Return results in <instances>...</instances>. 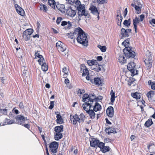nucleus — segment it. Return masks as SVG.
Here are the masks:
<instances>
[{
	"label": "nucleus",
	"mask_w": 155,
	"mask_h": 155,
	"mask_svg": "<svg viewBox=\"0 0 155 155\" xmlns=\"http://www.w3.org/2000/svg\"><path fill=\"white\" fill-rule=\"evenodd\" d=\"M58 143L56 141L51 142L49 146L51 151V153L53 155H56L57 150L58 148Z\"/></svg>",
	"instance_id": "7"
},
{
	"label": "nucleus",
	"mask_w": 155,
	"mask_h": 155,
	"mask_svg": "<svg viewBox=\"0 0 155 155\" xmlns=\"http://www.w3.org/2000/svg\"><path fill=\"white\" fill-rule=\"evenodd\" d=\"M40 56L42 55H40L39 53L38 52H36L35 54V58L38 57L39 58L40 57Z\"/></svg>",
	"instance_id": "56"
},
{
	"label": "nucleus",
	"mask_w": 155,
	"mask_h": 155,
	"mask_svg": "<svg viewBox=\"0 0 155 155\" xmlns=\"http://www.w3.org/2000/svg\"><path fill=\"white\" fill-rule=\"evenodd\" d=\"M75 3L78 6H79L82 4H81V2L77 0L76 2Z\"/></svg>",
	"instance_id": "63"
},
{
	"label": "nucleus",
	"mask_w": 155,
	"mask_h": 155,
	"mask_svg": "<svg viewBox=\"0 0 155 155\" xmlns=\"http://www.w3.org/2000/svg\"><path fill=\"white\" fill-rule=\"evenodd\" d=\"M24 126L25 128H27L28 129H29L30 128V125L28 124H24V125H23Z\"/></svg>",
	"instance_id": "55"
},
{
	"label": "nucleus",
	"mask_w": 155,
	"mask_h": 155,
	"mask_svg": "<svg viewBox=\"0 0 155 155\" xmlns=\"http://www.w3.org/2000/svg\"><path fill=\"white\" fill-rule=\"evenodd\" d=\"M78 94L81 95L85 92V91L83 89H78L77 91Z\"/></svg>",
	"instance_id": "45"
},
{
	"label": "nucleus",
	"mask_w": 155,
	"mask_h": 155,
	"mask_svg": "<svg viewBox=\"0 0 155 155\" xmlns=\"http://www.w3.org/2000/svg\"><path fill=\"white\" fill-rule=\"evenodd\" d=\"M130 19L129 18L128 20H125L123 24L127 27H128L130 24Z\"/></svg>",
	"instance_id": "36"
},
{
	"label": "nucleus",
	"mask_w": 155,
	"mask_h": 155,
	"mask_svg": "<svg viewBox=\"0 0 155 155\" xmlns=\"http://www.w3.org/2000/svg\"><path fill=\"white\" fill-rule=\"evenodd\" d=\"M98 147H100L101 149H101L103 148V147H104V144L102 142H100L98 143V145H97Z\"/></svg>",
	"instance_id": "46"
},
{
	"label": "nucleus",
	"mask_w": 155,
	"mask_h": 155,
	"mask_svg": "<svg viewBox=\"0 0 155 155\" xmlns=\"http://www.w3.org/2000/svg\"><path fill=\"white\" fill-rule=\"evenodd\" d=\"M77 34H74V32L73 33H70L69 34V35H70V36H69V37L71 38H74V35Z\"/></svg>",
	"instance_id": "59"
},
{
	"label": "nucleus",
	"mask_w": 155,
	"mask_h": 155,
	"mask_svg": "<svg viewBox=\"0 0 155 155\" xmlns=\"http://www.w3.org/2000/svg\"><path fill=\"white\" fill-rule=\"evenodd\" d=\"M151 87L152 89H155V82H152V84H151Z\"/></svg>",
	"instance_id": "54"
},
{
	"label": "nucleus",
	"mask_w": 155,
	"mask_h": 155,
	"mask_svg": "<svg viewBox=\"0 0 155 155\" xmlns=\"http://www.w3.org/2000/svg\"><path fill=\"white\" fill-rule=\"evenodd\" d=\"M23 37L24 38L26 41L29 40L30 39V36L28 35L23 34Z\"/></svg>",
	"instance_id": "44"
},
{
	"label": "nucleus",
	"mask_w": 155,
	"mask_h": 155,
	"mask_svg": "<svg viewBox=\"0 0 155 155\" xmlns=\"http://www.w3.org/2000/svg\"><path fill=\"white\" fill-rule=\"evenodd\" d=\"M68 22L65 21H63L61 22V25L64 26L68 25Z\"/></svg>",
	"instance_id": "50"
},
{
	"label": "nucleus",
	"mask_w": 155,
	"mask_h": 155,
	"mask_svg": "<svg viewBox=\"0 0 155 155\" xmlns=\"http://www.w3.org/2000/svg\"><path fill=\"white\" fill-rule=\"evenodd\" d=\"M134 4L138 6H142V4H141L142 2L141 0H134Z\"/></svg>",
	"instance_id": "40"
},
{
	"label": "nucleus",
	"mask_w": 155,
	"mask_h": 155,
	"mask_svg": "<svg viewBox=\"0 0 155 155\" xmlns=\"http://www.w3.org/2000/svg\"><path fill=\"white\" fill-rule=\"evenodd\" d=\"M56 8L62 13H64L65 12L66 9L64 4H60L58 2H57Z\"/></svg>",
	"instance_id": "11"
},
{
	"label": "nucleus",
	"mask_w": 155,
	"mask_h": 155,
	"mask_svg": "<svg viewBox=\"0 0 155 155\" xmlns=\"http://www.w3.org/2000/svg\"><path fill=\"white\" fill-rule=\"evenodd\" d=\"M80 72L82 73V76L88 75L89 74V71L84 64H82L81 66Z\"/></svg>",
	"instance_id": "9"
},
{
	"label": "nucleus",
	"mask_w": 155,
	"mask_h": 155,
	"mask_svg": "<svg viewBox=\"0 0 155 155\" xmlns=\"http://www.w3.org/2000/svg\"><path fill=\"white\" fill-rule=\"evenodd\" d=\"M16 120V123L17 124L21 125H23L27 121L29 123V120L27 119L26 117H25L22 115H18L15 117Z\"/></svg>",
	"instance_id": "5"
},
{
	"label": "nucleus",
	"mask_w": 155,
	"mask_h": 155,
	"mask_svg": "<svg viewBox=\"0 0 155 155\" xmlns=\"http://www.w3.org/2000/svg\"><path fill=\"white\" fill-rule=\"evenodd\" d=\"M131 6L135 8V10L137 11V14H138L140 13V9L142 6L135 5L133 3L131 4Z\"/></svg>",
	"instance_id": "25"
},
{
	"label": "nucleus",
	"mask_w": 155,
	"mask_h": 155,
	"mask_svg": "<svg viewBox=\"0 0 155 155\" xmlns=\"http://www.w3.org/2000/svg\"><path fill=\"white\" fill-rule=\"evenodd\" d=\"M118 19V21L117 22V24L118 25L120 26V27H121V22L123 19L122 16H120V18L119 19Z\"/></svg>",
	"instance_id": "43"
},
{
	"label": "nucleus",
	"mask_w": 155,
	"mask_h": 155,
	"mask_svg": "<svg viewBox=\"0 0 155 155\" xmlns=\"http://www.w3.org/2000/svg\"><path fill=\"white\" fill-rule=\"evenodd\" d=\"M39 58V59L38 60V61L40 64L45 63V61L42 55L40 56V57Z\"/></svg>",
	"instance_id": "38"
},
{
	"label": "nucleus",
	"mask_w": 155,
	"mask_h": 155,
	"mask_svg": "<svg viewBox=\"0 0 155 155\" xmlns=\"http://www.w3.org/2000/svg\"><path fill=\"white\" fill-rule=\"evenodd\" d=\"M131 31V29L130 28H128L125 29L123 28L121 29L120 34L122 35L123 37H128L129 36L128 33Z\"/></svg>",
	"instance_id": "10"
},
{
	"label": "nucleus",
	"mask_w": 155,
	"mask_h": 155,
	"mask_svg": "<svg viewBox=\"0 0 155 155\" xmlns=\"http://www.w3.org/2000/svg\"><path fill=\"white\" fill-rule=\"evenodd\" d=\"M15 6L17 13L20 15L23 16L25 15L24 10L17 4H15Z\"/></svg>",
	"instance_id": "14"
},
{
	"label": "nucleus",
	"mask_w": 155,
	"mask_h": 155,
	"mask_svg": "<svg viewBox=\"0 0 155 155\" xmlns=\"http://www.w3.org/2000/svg\"><path fill=\"white\" fill-rule=\"evenodd\" d=\"M102 57L101 56H98L97 57V60L99 61H101L102 60Z\"/></svg>",
	"instance_id": "64"
},
{
	"label": "nucleus",
	"mask_w": 155,
	"mask_h": 155,
	"mask_svg": "<svg viewBox=\"0 0 155 155\" xmlns=\"http://www.w3.org/2000/svg\"><path fill=\"white\" fill-rule=\"evenodd\" d=\"M135 64L133 62L130 63L127 66V68L130 71L132 76H134L137 74V71L135 68Z\"/></svg>",
	"instance_id": "8"
},
{
	"label": "nucleus",
	"mask_w": 155,
	"mask_h": 155,
	"mask_svg": "<svg viewBox=\"0 0 155 155\" xmlns=\"http://www.w3.org/2000/svg\"><path fill=\"white\" fill-rule=\"evenodd\" d=\"M87 63L89 66L93 65L95 63V61L94 60H89L87 61Z\"/></svg>",
	"instance_id": "41"
},
{
	"label": "nucleus",
	"mask_w": 155,
	"mask_h": 155,
	"mask_svg": "<svg viewBox=\"0 0 155 155\" xmlns=\"http://www.w3.org/2000/svg\"><path fill=\"white\" fill-rule=\"evenodd\" d=\"M127 8H126L125 9V10L124 11V17H125L126 15H127Z\"/></svg>",
	"instance_id": "61"
},
{
	"label": "nucleus",
	"mask_w": 155,
	"mask_h": 155,
	"mask_svg": "<svg viewBox=\"0 0 155 155\" xmlns=\"http://www.w3.org/2000/svg\"><path fill=\"white\" fill-rule=\"evenodd\" d=\"M48 3L51 7L54 9H55L56 5V3H55L54 0H48Z\"/></svg>",
	"instance_id": "24"
},
{
	"label": "nucleus",
	"mask_w": 155,
	"mask_h": 155,
	"mask_svg": "<svg viewBox=\"0 0 155 155\" xmlns=\"http://www.w3.org/2000/svg\"><path fill=\"white\" fill-rule=\"evenodd\" d=\"M94 84L96 85H99L101 84V81L98 78H95L94 81Z\"/></svg>",
	"instance_id": "30"
},
{
	"label": "nucleus",
	"mask_w": 155,
	"mask_h": 155,
	"mask_svg": "<svg viewBox=\"0 0 155 155\" xmlns=\"http://www.w3.org/2000/svg\"><path fill=\"white\" fill-rule=\"evenodd\" d=\"M147 96L148 98H151L153 96L150 93H149V92L147 93Z\"/></svg>",
	"instance_id": "60"
},
{
	"label": "nucleus",
	"mask_w": 155,
	"mask_h": 155,
	"mask_svg": "<svg viewBox=\"0 0 155 155\" xmlns=\"http://www.w3.org/2000/svg\"><path fill=\"white\" fill-rule=\"evenodd\" d=\"M67 46L64 45H62V46L59 47L58 50L60 52H63V55H65L68 53V50H66Z\"/></svg>",
	"instance_id": "16"
},
{
	"label": "nucleus",
	"mask_w": 155,
	"mask_h": 155,
	"mask_svg": "<svg viewBox=\"0 0 155 155\" xmlns=\"http://www.w3.org/2000/svg\"><path fill=\"white\" fill-rule=\"evenodd\" d=\"M139 22V18L137 17H136L135 19L133 20V24L135 29V31L136 32H137V25Z\"/></svg>",
	"instance_id": "21"
},
{
	"label": "nucleus",
	"mask_w": 155,
	"mask_h": 155,
	"mask_svg": "<svg viewBox=\"0 0 155 155\" xmlns=\"http://www.w3.org/2000/svg\"><path fill=\"white\" fill-rule=\"evenodd\" d=\"M107 0H98V1L100 2L102 4H104L105 3H107Z\"/></svg>",
	"instance_id": "62"
},
{
	"label": "nucleus",
	"mask_w": 155,
	"mask_h": 155,
	"mask_svg": "<svg viewBox=\"0 0 155 155\" xmlns=\"http://www.w3.org/2000/svg\"><path fill=\"white\" fill-rule=\"evenodd\" d=\"M62 45H64L61 41H59L56 43V45L58 49L59 47H61L62 46Z\"/></svg>",
	"instance_id": "42"
},
{
	"label": "nucleus",
	"mask_w": 155,
	"mask_h": 155,
	"mask_svg": "<svg viewBox=\"0 0 155 155\" xmlns=\"http://www.w3.org/2000/svg\"><path fill=\"white\" fill-rule=\"evenodd\" d=\"M131 95L134 98L137 99H139L140 97V94L137 92L132 93Z\"/></svg>",
	"instance_id": "34"
},
{
	"label": "nucleus",
	"mask_w": 155,
	"mask_h": 155,
	"mask_svg": "<svg viewBox=\"0 0 155 155\" xmlns=\"http://www.w3.org/2000/svg\"><path fill=\"white\" fill-rule=\"evenodd\" d=\"M117 59L118 61L121 64H124L126 62V60L125 59V57L122 55H120Z\"/></svg>",
	"instance_id": "22"
},
{
	"label": "nucleus",
	"mask_w": 155,
	"mask_h": 155,
	"mask_svg": "<svg viewBox=\"0 0 155 155\" xmlns=\"http://www.w3.org/2000/svg\"><path fill=\"white\" fill-rule=\"evenodd\" d=\"M7 109H0V114H6L7 112Z\"/></svg>",
	"instance_id": "47"
},
{
	"label": "nucleus",
	"mask_w": 155,
	"mask_h": 155,
	"mask_svg": "<svg viewBox=\"0 0 155 155\" xmlns=\"http://www.w3.org/2000/svg\"><path fill=\"white\" fill-rule=\"evenodd\" d=\"M41 66V68L43 71H46L48 70V66L45 63L40 64Z\"/></svg>",
	"instance_id": "32"
},
{
	"label": "nucleus",
	"mask_w": 155,
	"mask_h": 155,
	"mask_svg": "<svg viewBox=\"0 0 155 155\" xmlns=\"http://www.w3.org/2000/svg\"><path fill=\"white\" fill-rule=\"evenodd\" d=\"M99 142V140L97 139L94 138L92 139L90 141L91 146L92 147H95L97 145Z\"/></svg>",
	"instance_id": "19"
},
{
	"label": "nucleus",
	"mask_w": 155,
	"mask_h": 155,
	"mask_svg": "<svg viewBox=\"0 0 155 155\" xmlns=\"http://www.w3.org/2000/svg\"><path fill=\"white\" fill-rule=\"evenodd\" d=\"M107 114L110 117H112L114 116V108L112 106L109 107L106 110Z\"/></svg>",
	"instance_id": "17"
},
{
	"label": "nucleus",
	"mask_w": 155,
	"mask_h": 155,
	"mask_svg": "<svg viewBox=\"0 0 155 155\" xmlns=\"http://www.w3.org/2000/svg\"><path fill=\"white\" fill-rule=\"evenodd\" d=\"M66 13L68 16L72 17H74L76 14L75 11L73 10L71 8H69L67 9Z\"/></svg>",
	"instance_id": "13"
},
{
	"label": "nucleus",
	"mask_w": 155,
	"mask_h": 155,
	"mask_svg": "<svg viewBox=\"0 0 155 155\" xmlns=\"http://www.w3.org/2000/svg\"><path fill=\"white\" fill-rule=\"evenodd\" d=\"M148 69L152 67V58L151 56L149 57L148 58L146 59L144 61Z\"/></svg>",
	"instance_id": "15"
},
{
	"label": "nucleus",
	"mask_w": 155,
	"mask_h": 155,
	"mask_svg": "<svg viewBox=\"0 0 155 155\" xmlns=\"http://www.w3.org/2000/svg\"><path fill=\"white\" fill-rule=\"evenodd\" d=\"M54 101H51L50 102V105L49 106V108L50 109H52L54 107Z\"/></svg>",
	"instance_id": "49"
},
{
	"label": "nucleus",
	"mask_w": 155,
	"mask_h": 155,
	"mask_svg": "<svg viewBox=\"0 0 155 155\" xmlns=\"http://www.w3.org/2000/svg\"><path fill=\"white\" fill-rule=\"evenodd\" d=\"M106 131L108 133V134L110 133H116L117 132L115 129L112 127L106 128Z\"/></svg>",
	"instance_id": "29"
},
{
	"label": "nucleus",
	"mask_w": 155,
	"mask_h": 155,
	"mask_svg": "<svg viewBox=\"0 0 155 155\" xmlns=\"http://www.w3.org/2000/svg\"><path fill=\"white\" fill-rule=\"evenodd\" d=\"M110 95L111 96L110 101L111 102L113 103L115 100V93L113 90H112L110 91Z\"/></svg>",
	"instance_id": "33"
},
{
	"label": "nucleus",
	"mask_w": 155,
	"mask_h": 155,
	"mask_svg": "<svg viewBox=\"0 0 155 155\" xmlns=\"http://www.w3.org/2000/svg\"><path fill=\"white\" fill-rule=\"evenodd\" d=\"M77 6L79 16H87L88 14L87 12L85 10V6L84 4Z\"/></svg>",
	"instance_id": "6"
},
{
	"label": "nucleus",
	"mask_w": 155,
	"mask_h": 155,
	"mask_svg": "<svg viewBox=\"0 0 155 155\" xmlns=\"http://www.w3.org/2000/svg\"><path fill=\"white\" fill-rule=\"evenodd\" d=\"M153 122L152 120L151 119H149L147 121H146L145 124V126L147 127H150L152 124Z\"/></svg>",
	"instance_id": "31"
},
{
	"label": "nucleus",
	"mask_w": 155,
	"mask_h": 155,
	"mask_svg": "<svg viewBox=\"0 0 155 155\" xmlns=\"http://www.w3.org/2000/svg\"><path fill=\"white\" fill-rule=\"evenodd\" d=\"M110 149V148L109 146H104L101 149V150L102 152L104 153L109 151Z\"/></svg>",
	"instance_id": "35"
},
{
	"label": "nucleus",
	"mask_w": 155,
	"mask_h": 155,
	"mask_svg": "<svg viewBox=\"0 0 155 155\" xmlns=\"http://www.w3.org/2000/svg\"><path fill=\"white\" fill-rule=\"evenodd\" d=\"M40 8L41 10H43L45 12H46L48 10L46 6L45 5H40Z\"/></svg>",
	"instance_id": "39"
},
{
	"label": "nucleus",
	"mask_w": 155,
	"mask_h": 155,
	"mask_svg": "<svg viewBox=\"0 0 155 155\" xmlns=\"http://www.w3.org/2000/svg\"><path fill=\"white\" fill-rule=\"evenodd\" d=\"M96 99L94 100V102H95V104L94 106L93 105V107H92V108L94 107L93 110L95 111H97L99 110H100L101 109V106L100 104L96 102Z\"/></svg>",
	"instance_id": "18"
},
{
	"label": "nucleus",
	"mask_w": 155,
	"mask_h": 155,
	"mask_svg": "<svg viewBox=\"0 0 155 155\" xmlns=\"http://www.w3.org/2000/svg\"><path fill=\"white\" fill-rule=\"evenodd\" d=\"M89 10L92 14L97 16V18H99V13L96 6L93 5H91L89 8Z\"/></svg>",
	"instance_id": "12"
},
{
	"label": "nucleus",
	"mask_w": 155,
	"mask_h": 155,
	"mask_svg": "<svg viewBox=\"0 0 155 155\" xmlns=\"http://www.w3.org/2000/svg\"><path fill=\"white\" fill-rule=\"evenodd\" d=\"M97 47L102 52H105L106 51V48L105 46H102L99 45H98Z\"/></svg>",
	"instance_id": "37"
},
{
	"label": "nucleus",
	"mask_w": 155,
	"mask_h": 155,
	"mask_svg": "<svg viewBox=\"0 0 155 155\" xmlns=\"http://www.w3.org/2000/svg\"><path fill=\"white\" fill-rule=\"evenodd\" d=\"M150 23L152 25V24L155 25V19H153L150 21Z\"/></svg>",
	"instance_id": "58"
},
{
	"label": "nucleus",
	"mask_w": 155,
	"mask_h": 155,
	"mask_svg": "<svg viewBox=\"0 0 155 155\" xmlns=\"http://www.w3.org/2000/svg\"><path fill=\"white\" fill-rule=\"evenodd\" d=\"M140 21H142L144 19V15H141L140 16Z\"/></svg>",
	"instance_id": "57"
},
{
	"label": "nucleus",
	"mask_w": 155,
	"mask_h": 155,
	"mask_svg": "<svg viewBox=\"0 0 155 155\" xmlns=\"http://www.w3.org/2000/svg\"><path fill=\"white\" fill-rule=\"evenodd\" d=\"M70 119L71 123L74 125H75L78 122L79 123H83L86 119V117L83 113H81L79 115L76 114L72 115L71 114Z\"/></svg>",
	"instance_id": "4"
},
{
	"label": "nucleus",
	"mask_w": 155,
	"mask_h": 155,
	"mask_svg": "<svg viewBox=\"0 0 155 155\" xmlns=\"http://www.w3.org/2000/svg\"><path fill=\"white\" fill-rule=\"evenodd\" d=\"M102 67H99L98 68H95V71L97 72H99L101 71Z\"/></svg>",
	"instance_id": "52"
},
{
	"label": "nucleus",
	"mask_w": 155,
	"mask_h": 155,
	"mask_svg": "<svg viewBox=\"0 0 155 155\" xmlns=\"http://www.w3.org/2000/svg\"><path fill=\"white\" fill-rule=\"evenodd\" d=\"M66 1L71 5H73L74 3V0H66Z\"/></svg>",
	"instance_id": "53"
},
{
	"label": "nucleus",
	"mask_w": 155,
	"mask_h": 155,
	"mask_svg": "<svg viewBox=\"0 0 155 155\" xmlns=\"http://www.w3.org/2000/svg\"><path fill=\"white\" fill-rule=\"evenodd\" d=\"M130 41V38H128L122 42V45H124L125 47V48L123 49V51L127 58H133L135 56V52L132 50L131 47L128 46Z\"/></svg>",
	"instance_id": "3"
},
{
	"label": "nucleus",
	"mask_w": 155,
	"mask_h": 155,
	"mask_svg": "<svg viewBox=\"0 0 155 155\" xmlns=\"http://www.w3.org/2000/svg\"><path fill=\"white\" fill-rule=\"evenodd\" d=\"M56 117L57 119L56 121L57 123L61 124L63 123V120L62 118L61 115L59 114H57Z\"/></svg>",
	"instance_id": "23"
},
{
	"label": "nucleus",
	"mask_w": 155,
	"mask_h": 155,
	"mask_svg": "<svg viewBox=\"0 0 155 155\" xmlns=\"http://www.w3.org/2000/svg\"><path fill=\"white\" fill-rule=\"evenodd\" d=\"M94 110H93L92 109L89 110L87 112L89 115L91 119H94L95 117V113L94 112Z\"/></svg>",
	"instance_id": "26"
},
{
	"label": "nucleus",
	"mask_w": 155,
	"mask_h": 155,
	"mask_svg": "<svg viewBox=\"0 0 155 155\" xmlns=\"http://www.w3.org/2000/svg\"><path fill=\"white\" fill-rule=\"evenodd\" d=\"M62 19L61 17H58L56 21V22L57 23V24L58 25H59L61 22V20H62Z\"/></svg>",
	"instance_id": "48"
},
{
	"label": "nucleus",
	"mask_w": 155,
	"mask_h": 155,
	"mask_svg": "<svg viewBox=\"0 0 155 155\" xmlns=\"http://www.w3.org/2000/svg\"><path fill=\"white\" fill-rule=\"evenodd\" d=\"M41 137H42L43 140L44 141L45 145L47 144L46 141V140H45V137L44 135H43H43H41Z\"/></svg>",
	"instance_id": "51"
},
{
	"label": "nucleus",
	"mask_w": 155,
	"mask_h": 155,
	"mask_svg": "<svg viewBox=\"0 0 155 155\" xmlns=\"http://www.w3.org/2000/svg\"><path fill=\"white\" fill-rule=\"evenodd\" d=\"M63 126L61 125L56 126L54 128V131L56 133H61L63 131Z\"/></svg>",
	"instance_id": "20"
},
{
	"label": "nucleus",
	"mask_w": 155,
	"mask_h": 155,
	"mask_svg": "<svg viewBox=\"0 0 155 155\" xmlns=\"http://www.w3.org/2000/svg\"><path fill=\"white\" fill-rule=\"evenodd\" d=\"M74 34H77L78 35L77 40L79 43L83 45L87 46V45L88 40L86 34L80 27L75 29Z\"/></svg>",
	"instance_id": "1"
},
{
	"label": "nucleus",
	"mask_w": 155,
	"mask_h": 155,
	"mask_svg": "<svg viewBox=\"0 0 155 155\" xmlns=\"http://www.w3.org/2000/svg\"><path fill=\"white\" fill-rule=\"evenodd\" d=\"M63 137V135L61 133H56L54 134V139L56 140H58Z\"/></svg>",
	"instance_id": "27"
},
{
	"label": "nucleus",
	"mask_w": 155,
	"mask_h": 155,
	"mask_svg": "<svg viewBox=\"0 0 155 155\" xmlns=\"http://www.w3.org/2000/svg\"><path fill=\"white\" fill-rule=\"evenodd\" d=\"M89 96L88 94H84L83 97V101L85 102L84 104H83V107L84 110L87 112L90 110V108L93 107V104L95 100V97L92 94V97L90 95Z\"/></svg>",
	"instance_id": "2"
},
{
	"label": "nucleus",
	"mask_w": 155,
	"mask_h": 155,
	"mask_svg": "<svg viewBox=\"0 0 155 155\" xmlns=\"http://www.w3.org/2000/svg\"><path fill=\"white\" fill-rule=\"evenodd\" d=\"M33 31L32 29L29 28L26 29L23 33V35H28L30 36L32 34Z\"/></svg>",
	"instance_id": "28"
}]
</instances>
